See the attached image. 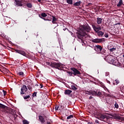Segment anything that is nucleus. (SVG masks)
<instances>
[{"label": "nucleus", "instance_id": "nucleus-1", "mask_svg": "<svg viewBox=\"0 0 124 124\" xmlns=\"http://www.w3.org/2000/svg\"><path fill=\"white\" fill-rule=\"evenodd\" d=\"M92 29L90 25L88 24H85L83 25H80L79 26V30L78 32L76 33V38H78L77 40L81 43H84V37L86 35H88V33L91 31Z\"/></svg>", "mask_w": 124, "mask_h": 124}, {"label": "nucleus", "instance_id": "nucleus-2", "mask_svg": "<svg viewBox=\"0 0 124 124\" xmlns=\"http://www.w3.org/2000/svg\"><path fill=\"white\" fill-rule=\"evenodd\" d=\"M27 92H28V88L27 86L25 85L21 86V89L20 90V94L22 95L25 100L29 99V98H30L31 97V94L27 95V93H27Z\"/></svg>", "mask_w": 124, "mask_h": 124}, {"label": "nucleus", "instance_id": "nucleus-3", "mask_svg": "<svg viewBox=\"0 0 124 124\" xmlns=\"http://www.w3.org/2000/svg\"><path fill=\"white\" fill-rule=\"evenodd\" d=\"M108 60L109 61V63L111 64H113V65H115L116 66H121V65H122V64L119 62L118 61H116L114 59H112L110 56L108 57Z\"/></svg>", "mask_w": 124, "mask_h": 124}, {"label": "nucleus", "instance_id": "nucleus-4", "mask_svg": "<svg viewBox=\"0 0 124 124\" xmlns=\"http://www.w3.org/2000/svg\"><path fill=\"white\" fill-rule=\"evenodd\" d=\"M50 66H51V67H55L58 69H60L62 68V65L61 63L56 62L51 63Z\"/></svg>", "mask_w": 124, "mask_h": 124}, {"label": "nucleus", "instance_id": "nucleus-5", "mask_svg": "<svg viewBox=\"0 0 124 124\" xmlns=\"http://www.w3.org/2000/svg\"><path fill=\"white\" fill-rule=\"evenodd\" d=\"M93 30H94V31H95L96 32H98V31H101V30H103L104 31H105V30L103 29V27H100V25H92Z\"/></svg>", "mask_w": 124, "mask_h": 124}, {"label": "nucleus", "instance_id": "nucleus-6", "mask_svg": "<svg viewBox=\"0 0 124 124\" xmlns=\"http://www.w3.org/2000/svg\"><path fill=\"white\" fill-rule=\"evenodd\" d=\"M71 70L73 71V74L75 76H78V77H81V72L79 71L77 69L75 68H71Z\"/></svg>", "mask_w": 124, "mask_h": 124}, {"label": "nucleus", "instance_id": "nucleus-7", "mask_svg": "<svg viewBox=\"0 0 124 124\" xmlns=\"http://www.w3.org/2000/svg\"><path fill=\"white\" fill-rule=\"evenodd\" d=\"M92 42L93 43H102V42H104L105 41V39L104 38H96L92 40Z\"/></svg>", "mask_w": 124, "mask_h": 124}, {"label": "nucleus", "instance_id": "nucleus-8", "mask_svg": "<svg viewBox=\"0 0 124 124\" xmlns=\"http://www.w3.org/2000/svg\"><path fill=\"white\" fill-rule=\"evenodd\" d=\"M16 5V6H23V3L26 2L25 0H15Z\"/></svg>", "mask_w": 124, "mask_h": 124}, {"label": "nucleus", "instance_id": "nucleus-9", "mask_svg": "<svg viewBox=\"0 0 124 124\" xmlns=\"http://www.w3.org/2000/svg\"><path fill=\"white\" fill-rule=\"evenodd\" d=\"M41 115L39 116V120L41 124H44L45 123V118H47V116L45 114L41 113Z\"/></svg>", "mask_w": 124, "mask_h": 124}, {"label": "nucleus", "instance_id": "nucleus-10", "mask_svg": "<svg viewBox=\"0 0 124 124\" xmlns=\"http://www.w3.org/2000/svg\"><path fill=\"white\" fill-rule=\"evenodd\" d=\"M91 94L94 96H101L102 95V93L100 92L91 91Z\"/></svg>", "mask_w": 124, "mask_h": 124}, {"label": "nucleus", "instance_id": "nucleus-11", "mask_svg": "<svg viewBox=\"0 0 124 124\" xmlns=\"http://www.w3.org/2000/svg\"><path fill=\"white\" fill-rule=\"evenodd\" d=\"M94 50L95 51H97V52H99V53H100L102 50V46H101L100 45H96L95 46Z\"/></svg>", "mask_w": 124, "mask_h": 124}, {"label": "nucleus", "instance_id": "nucleus-12", "mask_svg": "<svg viewBox=\"0 0 124 124\" xmlns=\"http://www.w3.org/2000/svg\"><path fill=\"white\" fill-rule=\"evenodd\" d=\"M15 51L16 52V53H18V54H20V55H22V56H24L25 57V56H28L27 55V53H26V52L23 50H19L18 49H16Z\"/></svg>", "mask_w": 124, "mask_h": 124}, {"label": "nucleus", "instance_id": "nucleus-13", "mask_svg": "<svg viewBox=\"0 0 124 124\" xmlns=\"http://www.w3.org/2000/svg\"><path fill=\"white\" fill-rule=\"evenodd\" d=\"M71 93H72V91L67 89L64 90V94H67L68 95H69V96L71 97L72 96V94H71Z\"/></svg>", "mask_w": 124, "mask_h": 124}, {"label": "nucleus", "instance_id": "nucleus-14", "mask_svg": "<svg viewBox=\"0 0 124 124\" xmlns=\"http://www.w3.org/2000/svg\"><path fill=\"white\" fill-rule=\"evenodd\" d=\"M39 17H40L41 19L44 20V19H46V17H47V14H46L45 13H42L41 14H39Z\"/></svg>", "mask_w": 124, "mask_h": 124}, {"label": "nucleus", "instance_id": "nucleus-15", "mask_svg": "<svg viewBox=\"0 0 124 124\" xmlns=\"http://www.w3.org/2000/svg\"><path fill=\"white\" fill-rule=\"evenodd\" d=\"M99 120H104L106 119V115L104 114H100V116H99Z\"/></svg>", "mask_w": 124, "mask_h": 124}, {"label": "nucleus", "instance_id": "nucleus-16", "mask_svg": "<svg viewBox=\"0 0 124 124\" xmlns=\"http://www.w3.org/2000/svg\"><path fill=\"white\" fill-rule=\"evenodd\" d=\"M102 23V18H100V17H97V24L98 25H100Z\"/></svg>", "mask_w": 124, "mask_h": 124}, {"label": "nucleus", "instance_id": "nucleus-17", "mask_svg": "<svg viewBox=\"0 0 124 124\" xmlns=\"http://www.w3.org/2000/svg\"><path fill=\"white\" fill-rule=\"evenodd\" d=\"M123 4H124V3L123 2V0H119V1L117 5V7H120V6H122Z\"/></svg>", "mask_w": 124, "mask_h": 124}, {"label": "nucleus", "instance_id": "nucleus-18", "mask_svg": "<svg viewBox=\"0 0 124 124\" xmlns=\"http://www.w3.org/2000/svg\"><path fill=\"white\" fill-rule=\"evenodd\" d=\"M81 1H78L74 3V6H81Z\"/></svg>", "mask_w": 124, "mask_h": 124}, {"label": "nucleus", "instance_id": "nucleus-19", "mask_svg": "<svg viewBox=\"0 0 124 124\" xmlns=\"http://www.w3.org/2000/svg\"><path fill=\"white\" fill-rule=\"evenodd\" d=\"M108 50H109L110 52H115L116 50H117V48L116 47H112L111 48H110V47H108Z\"/></svg>", "mask_w": 124, "mask_h": 124}, {"label": "nucleus", "instance_id": "nucleus-20", "mask_svg": "<svg viewBox=\"0 0 124 124\" xmlns=\"http://www.w3.org/2000/svg\"><path fill=\"white\" fill-rule=\"evenodd\" d=\"M118 84H120V80L118 79H115L114 81H113V85H118Z\"/></svg>", "mask_w": 124, "mask_h": 124}, {"label": "nucleus", "instance_id": "nucleus-21", "mask_svg": "<svg viewBox=\"0 0 124 124\" xmlns=\"http://www.w3.org/2000/svg\"><path fill=\"white\" fill-rule=\"evenodd\" d=\"M100 54H101L102 55H104V53H106V50L105 49L103 48L102 47V49L101 51H100Z\"/></svg>", "mask_w": 124, "mask_h": 124}, {"label": "nucleus", "instance_id": "nucleus-22", "mask_svg": "<svg viewBox=\"0 0 124 124\" xmlns=\"http://www.w3.org/2000/svg\"><path fill=\"white\" fill-rule=\"evenodd\" d=\"M27 88L29 90V91L32 90V84H31L27 86Z\"/></svg>", "mask_w": 124, "mask_h": 124}, {"label": "nucleus", "instance_id": "nucleus-23", "mask_svg": "<svg viewBox=\"0 0 124 124\" xmlns=\"http://www.w3.org/2000/svg\"><path fill=\"white\" fill-rule=\"evenodd\" d=\"M57 19L54 16H52V23L53 24H56V21H57Z\"/></svg>", "mask_w": 124, "mask_h": 124}, {"label": "nucleus", "instance_id": "nucleus-24", "mask_svg": "<svg viewBox=\"0 0 124 124\" xmlns=\"http://www.w3.org/2000/svg\"><path fill=\"white\" fill-rule=\"evenodd\" d=\"M113 118L115 120H121V117L119 115H113Z\"/></svg>", "mask_w": 124, "mask_h": 124}, {"label": "nucleus", "instance_id": "nucleus-25", "mask_svg": "<svg viewBox=\"0 0 124 124\" xmlns=\"http://www.w3.org/2000/svg\"><path fill=\"white\" fill-rule=\"evenodd\" d=\"M44 21H52V17H51L50 16H46V19H44Z\"/></svg>", "mask_w": 124, "mask_h": 124}, {"label": "nucleus", "instance_id": "nucleus-26", "mask_svg": "<svg viewBox=\"0 0 124 124\" xmlns=\"http://www.w3.org/2000/svg\"><path fill=\"white\" fill-rule=\"evenodd\" d=\"M71 90H73V91H76L78 89L77 87L74 85H71V88H70Z\"/></svg>", "mask_w": 124, "mask_h": 124}, {"label": "nucleus", "instance_id": "nucleus-27", "mask_svg": "<svg viewBox=\"0 0 124 124\" xmlns=\"http://www.w3.org/2000/svg\"><path fill=\"white\" fill-rule=\"evenodd\" d=\"M55 110L58 111V110H61L62 111V108H60V106L59 105H56L55 106Z\"/></svg>", "mask_w": 124, "mask_h": 124}, {"label": "nucleus", "instance_id": "nucleus-28", "mask_svg": "<svg viewBox=\"0 0 124 124\" xmlns=\"http://www.w3.org/2000/svg\"><path fill=\"white\" fill-rule=\"evenodd\" d=\"M61 111H62V112H63V111H64V108H65V104H63V105H62L61 106Z\"/></svg>", "mask_w": 124, "mask_h": 124}, {"label": "nucleus", "instance_id": "nucleus-29", "mask_svg": "<svg viewBox=\"0 0 124 124\" xmlns=\"http://www.w3.org/2000/svg\"><path fill=\"white\" fill-rule=\"evenodd\" d=\"M66 2L69 4H73V0H66Z\"/></svg>", "mask_w": 124, "mask_h": 124}, {"label": "nucleus", "instance_id": "nucleus-30", "mask_svg": "<svg viewBox=\"0 0 124 124\" xmlns=\"http://www.w3.org/2000/svg\"><path fill=\"white\" fill-rule=\"evenodd\" d=\"M17 74L18 75H19V76H22V77L24 76V72H21V71L18 72Z\"/></svg>", "mask_w": 124, "mask_h": 124}, {"label": "nucleus", "instance_id": "nucleus-31", "mask_svg": "<svg viewBox=\"0 0 124 124\" xmlns=\"http://www.w3.org/2000/svg\"><path fill=\"white\" fill-rule=\"evenodd\" d=\"M26 5L28 8H31V7H32V5H31V3H27Z\"/></svg>", "mask_w": 124, "mask_h": 124}, {"label": "nucleus", "instance_id": "nucleus-32", "mask_svg": "<svg viewBox=\"0 0 124 124\" xmlns=\"http://www.w3.org/2000/svg\"><path fill=\"white\" fill-rule=\"evenodd\" d=\"M114 107L115 108H116V109H119V105L118 104V103H117V102H115L114 104Z\"/></svg>", "mask_w": 124, "mask_h": 124}, {"label": "nucleus", "instance_id": "nucleus-33", "mask_svg": "<svg viewBox=\"0 0 124 124\" xmlns=\"http://www.w3.org/2000/svg\"><path fill=\"white\" fill-rule=\"evenodd\" d=\"M104 34V33L102 31H99L98 32V35H101V36H102V35H103Z\"/></svg>", "mask_w": 124, "mask_h": 124}, {"label": "nucleus", "instance_id": "nucleus-34", "mask_svg": "<svg viewBox=\"0 0 124 124\" xmlns=\"http://www.w3.org/2000/svg\"><path fill=\"white\" fill-rule=\"evenodd\" d=\"M71 118H73V115H70V116L67 117V120H70Z\"/></svg>", "mask_w": 124, "mask_h": 124}, {"label": "nucleus", "instance_id": "nucleus-35", "mask_svg": "<svg viewBox=\"0 0 124 124\" xmlns=\"http://www.w3.org/2000/svg\"><path fill=\"white\" fill-rule=\"evenodd\" d=\"M23 124H29V122L27 120H23Z\"/></svg>", "mask_w": 124, "mask_h": 124}, {"label": "nucleus", "instance_id": "nucleus-36", "mask_svg": "<svg viewBox=\"0 0 124 124\" xmlns=\"http://www.w3.org/2000/svg\"><path fill=\"white\" fill-rule=\"evenodd\" d=\"M86 93L91 95L92 94V91H86Z\"/></svg>", "mask_w": 124, "mask_h": 124}, {"label": "nucleus", "instance_id": "nucleus-37", "mask_svg": "<svg viewBox=\"0 0 124 124\" xmlns=\"http://www.w3.org/2000/svg\"><path fill=\"white\" fill-rule=\"evenodd\" d=\"M0 108H5V106L4 105H3V104L0 103Z\"/></svg>", "mask_w": 124, "mask_h": 124}, {"label": "nucleus", "instance_id": "nucleus-38", "mask_svg": "<svg viewBox=\"0 0 124 124\" xmlns=\"http://www.w3.org/2000/svg\"><path fill=\"white\" fill-rule=\"evenodd\" d=\"M67 73H68L69 76H72L73 75V73L71 72H67Z\"/></svg>", "mask_w": 124, "mask_h": 124}, {"label": "nucleus", "instance_id": "nucleus-39", "mask_svg": "<svg viewBox=\"0 0 124 124\" xmlns=\"http://www.w3.org/2000/svg\"><path fill=\"white\" fill-rule=\"evenodd\" d=\"M1 36L2 37V38H4V39H5V38H6V36L3 34H1Z\"/></svg>", "mask_w": 124, "mask_h": 124}, {"label": "nucleus", "instance_id": "nucleus-40", "mask_svg": "<svg viewBox=\"0 0 124 124\" xmlns=\"http://www.w3.org/2000/svg\"><path fill=\"white\" fill-rule=\"evenodd\" d=\"M36 94H37V92H34L33 94H32V96L33 97H34V96H36Z\"/></svg>", "mask_w": 124, "mask_h": 124}, {"label": "nucleus", "instance_id": "nucleus-41", "mask_svg": "<svg viewBox=\"0 0 124 124\" xmlns=\"http://www.w3.org/2000/svg\"><path fill=\"white\" fill-rule=\"evenodd\" d=\"M104 35L106 38H108V37H109V35H108V33H105Z\"/></svg>", "mask_w": 124, "mask_h": 124}, {"label": "nucleus", "instance_id": "nucleus-42", "mask_svg": "<svg viewBox=\"0 0 124 124\" xmlns=\"http://www.w3.org/2000/svg\"><path fill=\"white\" fill-rule=\"evenodd\" d=\"M3 93H4V96H5V95H6V93H7L6 91L5 90H3Z\"/></svg>", "mask_w": 124, "mask_h": 124}, {"label": "nucleus", "instance_id": "nucleus-43", "mask_svg": "<svg viewBox=\"0 0 124 124\" xmlns=\"http://www.w3.org/2000/svg\"><path fill=\"white\" fill-rule=\"evenodd\" d=\"M67 113H65L66 116H68V113H70L71 111H70V110H67Z\"/></svg>", "mask_w": 124, "mask_h": 124}, {"label": "nucleus", "instance_id": "nucleus-44", "mask_svg": "<svg viewBox=\"0 0 124 124\" xmlns=\"http://www.w3.org/2000/svg\"><path fill=\"white\" fill-rule=\"evenodd\" d=\"M27 56H25L24 57H26V58H28V59H31V57L30 55H29L28 54H27Z\"/></svg>", "mask_w": 124, "mask_h": 124}, {"label": "nucleus", "instance_id": "nucleus-45", "mask_svg": "<svg viewBox=\"0 0 124 124\" xmlns=\"http://www.w3.org/2000/svg\"><path fill=\"white\" fill-rule=\"evenodd\" d=\"M108 75H109V73H106V76H108Z\"/></svg>", "mask_w": 124, "mask_h": 124}, {"label": "nucleus", "instance_id": "nucleus-46", "mask_svg": "<svg viewBox=\"0 0 124 124\" xmlns=\"http://www.w3.org/2000/svg\"><path fill=\"white\" fill-rule=\"evenodd\" d=\"M40 85L41 86V87H40L41 89H42V88H43V85L42 84H40Z\"/></svg>", "mask_w": 124, "mask_h": 124}, {"label": "nucleus", "instance_id": "nucleus-47", "mask_svg": "<svg viewBox=\"0 0 124 124\" xmlns=\"http://www.w3.org/2000/svg\"><path fill=\"white\" fill-rule=\"evenodd\" d=\"M95 123H96L97 124H98L99 122L98 121V120H95Z\"/></svg>", "mask_w": 124, "mask_h": 124}, {"label": "nucleus", "instance_id": "nucleus-48", "mask_svg": "<svg viewBox=\"0 0 124 124\" xmlns=\"http://www.w3.org/2000/svg\"><path fill=\"white\" fill-rule=\"evenodd\" d=\"M107 83H108V84H110V81L107 80Z\"/></svg>", "mask_w": 124, "mask_h": 124}, {"label": "nucleus", "instance_id": "nucleus-49", "mask_svg": "<svg viewBox=\"0 0 124 124\" xmlns=\"http://www.w3.org/2000/svg\"><path fill=\"white\" fill-rule=\"evenodd\" d=\"M93 96H90V97H89V99H93Z\"/></svg>", "mask_w": 124, "mask_h": 124}, {"label": "nucleus", "instance_id": "nucleus-50", "mask_svg": "<svg viewBox=\"0 0 124 124\" xmlns=\"http://www.w3.org/2000/svg\"><path fill=\"white\" fill-rule=\"evenodd\" d=\"M115 25H121V23H116V24H115Z\"/></svg>", "mask_w": 124, "mask_h": 124}, {"label": "nucleus", "instance_id": "nucleus-51", "mask_svg": "<svg viewBox=\"0 0 124 124\" xmlns=\"http://www.w3.org/2000/svg\"><path fill=\"white\" fill-rule=\"evenodd\" d=\"M107 96H110V95L109 94H107Z\"/></svg>", "mask_w": 124, "mask_h": 124}, {"label": "nucleus", "instance_id": "nucleus-52", "mask_svg": "<svg viewBox=\"0 0 124 124\" xmlns=\"http://www.w3.org/2000/svg\"><path fill=\"white\" fill-rule=\"evenodd\" d=\"M38 2H40L41 1V0H38Z\"/></svg>", "mask_w": 124, "mask_h": 124}, {"label": "nucleus", "instance_id": "nucleus-53", "mask_svg": "<svg viewBox=\"0 0 124 124\" xmlns=\"http://www.w3.org/2000/svg\"><path fill=\"white\" fill-rule=\"evenodd\" d=\"M6 113H10L9 111L6 110Z\"/></svg>", "mask_w": 124, "mask_h": 124}, {"label": "nucleus", "instance_id": "nucleus-54", "mask_svg": "<svg viewBox=\"0 0 124 124\" xmlns=\"http://www.w3.org/2000/svg\"><path fill=\"white\" fill-rule=\"evenodd\" d=\"M47 124H51L50 122H47Z\"/></svg>", "mask_w": 124, "mask_h": 124}, {"label": "nucleus", "instance_id": "nucleus-55", "mask_svg": "<svg viewBox=\"0 0 124 124\" xmlns=\"http://www.w3.org/2000/svg\"><path fill=\"white\" fill-rule=\"evenodd\" d=\"M1 45H2V46H4V45L3 44H1Z\"/></svg>", "mask_w": 124, "mask_h": 124}, {"label": "nucleus", "instance_id": "nucleus-56", "mask_svg": "<svg viewBox=\"0 0 124 124\" xmlns=\"http://www.w3.org/2000/svg\"><path fill=\"white\" fill-rule=\"evenodd\" d=\"M123 58H124V55H123Z\"/></svg>", "mask_w": 124, "mask_h": 124}, {"label": "nucleus", "instance_id": "nucleus-57", "mask_svg": "<svg viewBox=\"0 0 124 124\" xmlns=\"http://www.w3.org/2000/svg\"><path fill=\"white\" fill-rule=\"evenodd\" d=\"M16 116L17 117V115H16Z\"/></svg>", "mask_w": 124, "mask_h": 124}]
</instances>
